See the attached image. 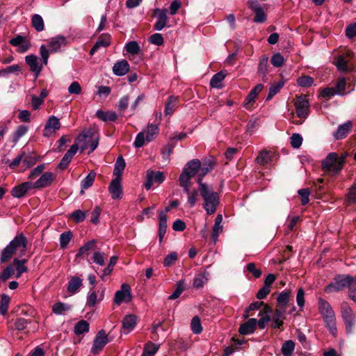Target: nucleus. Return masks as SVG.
<instances>
[{
  "instance_id": "nucleus-1",
  "label": "nucleus",
  "mask_w": 356,
  "mask_h": 356,
  "mask_svg": "<svg viewBox=\"0 0 356 356\" xmlns=\"http://www.w3.org/2000/svg\"><path fill=\"white\" fill-rule=\"evenodd\" d=\"M199 193L203 199L202 207L207 214L212 215L216 213L220 204V194L214 191L213 186L206 183L197 181Z\"/></svg>"
},
{
  "instance_id": "nucleus-63",
  "label": "nucleus",
  "mask_w": 356,
  "mask_h": 356,
  "mask_svg": "<svg viewBox=\"0 0 356 356\" xmlns=\"http://www.w3.org/2000/svg\"><path fill=\"white\" fill-rule=\"evenodd\" d=\"M193 177L186 170H182L180 176H179V185L185 186V185H191V179Z\"/></svg>"
},
{
  "instance_id": "nucleus-15",
  "label": "nucleus",
  "mask_w": 356,
  "mask_h": 356,
  "mask_svg": "<svg viewBox=\"0 0 356 356\" xmlns=\"http://www.w3.org/2000/svg\"><path fill=\"white\" fill-rule=\"evenodd\" d=\"M55 178L56 175L54 173L44 172L34 184H32V186L34 188H46L51 185Z\"/></svg>"
},
{
  "instance_id": "nucleus-37",
  "label": "nucleus",
  "mask_w": 356,
  "mask_h": 356,
  "mask_svg": "<svg viewBox=\"0 0 356 356\" xmlns=\"http://www.w3.org/2000/svg\"><path fill=\"white\" fill-rule=\"evenodd\" d=\"M159 126L156 124H148L146 132V140L150 142L153 140L159 133Z\"/></svg>"
},
{
  "instance_id": "nucleus-38",
  "label": "nucleus",
  "mask_w": 356,
  "mask_h": 356,
  "mask_svg": "<svg viewBox=\"0 0 356 356\" xmlns=\"http://www.w3.org/2000/svg\"><path fill=\"white\" fill-rule=\"evenodd\" d=\"M225 74H224L222 71L215 74L210 80V86L212 88H221V83L225 78Z\"/></svg>"
},
{
  "instance_id": "nucleus-34",
  "label": "nucleus",
  "mask_w": 356,
  "mask_h": 356,
  "mask_svg": "<svg viewBox=\"0 0 356 356\" xmlns=\"http://www.w3.org/2000/svg\"><path fill=\"white\" fill-rule=\"evenodd\" d=\"M96 177V172L94 171H90L88 175L81 181V193H84V190L88 189L90 186H92L95 178Z\"/></svg>"
},
{
  "instance_id": "nucleus-56",
  "label": "nucleus",
  "mask_w": 356,
  "mask_h": 356,
  "mask_svg": "<svg viewBox=\"0 0 356 356\" xmlns=\"http://www.w3.org/2000/svg\"><path fill=\"white\" fill-rule=\"evenodd\" d=\"M297 83L300 87L308 88L313 84L314 79L309 76H302L297 79Z\"/></svg>"
},
{
  "instance_id": "nucleus-35",
  "label": "nucleus",
  "mask_w": 356,
  "mask_h": 356,
  "mask_svg": "<svg viewBox=\"0 0 356 356\" xmlns=\"http://www.w3.org/2000/svg\"><path fill=\"white\" fill-rule=\"evenodd\" d=\"M159 344L154 343L151 341L147 342L144 346L142 356H154L159 350Z\"/></svg>"
},
{
  "instance_id": "nucleus-47",
  "label": "nucleus",
  "mask_w": 356,
  "mask_h": 356,
  "mask_svg": "<svg viewBox=\"0 0 356 356\" xmlns=\"http://www.w3.org/2000/svg\"><path fill=\"white\" fill-rule=\"evenodd\" d=\"M21 67L19 65H13L0 70V76H7L10 74L21 72Z\"/></svg>"
},
{
  "instance_id": "nucleus-54",
  "label": "nucleus",
  "mask_w": 356,
  "mask_h": 356,
  "mask_svg": "<svg viewBox=\"0 0 356 356\" xmlns=\"http://www.w3.org/2000/svg\"><path fill=\"white\" fill-rule=\"evenodd\" d=\"M28 131V127L26 125H19L17 127L13 134V142L17 143L21 137H22Z\"/></svg>"
},
{
  "instance_id": "nucleus-30",
  "label": "nucleus",
  "mask_w": 356,
  "mask_h": 356,
  "mask_svg": "<svg viewBox=\"0 0 356 356\" xmlns=\"http://www.w3.org/2000/svg\"><path fill=\"white\" fill-rule=\"evenodd\" d=\"M96 116L104 122H115L118 120V115L114 111H104L98 110Z\"/></svg>"
},
{
  "instance_id": "nucleus-57",
  "label": "nucleus",
  "mask_w": 356,
  "mask_h": 356,
  "mask_svg": "<svg viewBox=\"0 0 356 356\" xmlns=\"http://www.w3.org/2000/svg\"><path fill=\"white\" fill-rule=\"evenodd\" d=\"M346 80L345 78L342 77L339 79V81L336 83L335 86V91L337 95H343L344 90L346 89Z\"/></svg>"
},
{
  "instance_id": "nucleus-7",
  "label": "nucleus",
  "mask_w": 356,
  "mask_h": 356,
  "mask_svg": "<svg viewBox=\"0 0 356 356\" xmlns=\"http://www.w3.org/2000/svg\"><path fill=\"white\" fill-rule=\"evenodd\" d=\"M108 342L106 332L104 330H101L97 332L94 339L90 350L91 353L94 355L98 354Z\"/></svg>"
},
{
  "instance_id": "nucleus-42",
  "label": "nucleus",
  "mask_w": 356,
  "mask_h": 356,
  "mask_svg": "<svg viewBox=\"0 0 356 356\" xmlns=\"http://www.w3.org/2000/svg\"><path fill=\"white\" fill-rule=\"evenodd\" d=\"M295 349V343L292 340L286 341L282 346L281 353L284 356H291Z\"/></svg>"
},
{
  "instance_id": "nucleus-40",
  "label": "nucleus",
  "mask_w": 356,
  "mask_h": 356,
  "mask_svg": "<svg viewBox=\"0 0 356 356\" xmlns=\"http://www.w3.org/2000/svg\"><path fill=\"white\" fill-rule=\"evenodd\" d=\"M96 245L95 240H91L86 243L83 246H81L78 253L76 254V257H79L88 254L89 250L93 249Z\"/></svg>"
},
{
  "instance_id": "nucleus-19",
  "label": "nucleus",
  "mask_w": 356,
  "mask_h": 356,
  "mask_svg": "<svg viewBox=\"0 0 356 356\" xmlns=\"http://www.w3.org/2000/svg\"><path fill=\"white\" fill-rule=\"evenodd\" d=\"M353 123L351 121H347L346 122L340 124L338 127L337 130L333 133V136L336 140H341L347 136L350 133Z\"/></svg>"
},
{
  "instance_id": "nucleus-33",
  "label": "nucleus",
  "mask_w": 356,
  "mask_h": 356,
  "mask_svg": "<svg viewBox=\"0 0 356 356\" xmlns=\"http://www.w3.org/2000/svg\"><path fill=\"white\" fill-rule=\"evenodd\" d=\"M89 323L86 320H81L78 321L74 327V332L76 335H81L87 333L89 331Z\"/></svg>"
},
{
  "instance_id": "nucleus-32",
  "label": "nucleus",
  "mask_w": 356,
  "mask_h": 356,
  "mask_svg": "<svg viewBox=\"0 0 356 356\" xmlns=\"http://www.w3.org/2000/svg\"><path fill=\"white\" fill-rule=\"evenodd\" d=\"M215 162L211 160L205 161L202 165H200V168L199 169V177L197 181L199 180L202 181L203 177L213 168Z\"/></svg>"
},
{
  "instance_id": "nucleus-13",
  "label": "nucleus",
  "mask_w": 356,
  "mask_h": 356,
  "mask_svg": "<svg viewBox=\"0 0 356 356\" xmlns=\"http://www.w3.org/2000/svg\"><path fill=\"white\" fill-rule=\"evenodd\" d=\"M10 44L13 47H17V51L19 53L26 52L31 47L30 42L21 35H17L16 37L12 38L9 41Z\"/></svg>"
},
{
  "instance_id": "nucleus-41",
  "label": "nucleus",
  "mask_w": 356,
  "mask_h": 356,
  "mask_svg": "<svg viewBox=\"0 0 356 356\" xmlns=\"http://www.w3.org/2000/svg\"><path fill=\"white\" fill-rule=\"evenodd\" d=\"M31 24L33 27L38 32H40L44 29V24L42 17L38 15L35 14L31 17Z\"/></svg>"
},
{
  "instance_id": "nucleus-61",
  "label": "nucleus",
  "mask_w": 356,
  "mask_h": 356,
  "mask_svg": "<svg viewBox=\"0 0 356 356\" xmlns=\"http://www.w3.org/2000/svg\"><path fill=\"white\" fill-rule=\"evenodd\" d=\"M184 280H180L177 283V287L175 291L168 298L170 300H175L180 296V295L184 290Z\"/></svg>"
},
{
  "instance_id": "nucleus-14",
  "label": "nucleus",
  "mask_w": 356,
  "mask_h": 356,
  "mask_svg": "<svg viewBox=\"0 0 356 356\" xmlns=\"http://www.w3.org/2000/svg\"><path fill=\"white\" fill-rule=\"evenodd\" d=\"M170 211V207H166L164 211H161L159 213V230L158 235L159 238V243H161L163 238L166 233L167 229V215L166 213Z\"/></svg>"
},
{
  "instance_id": "nucleus-4",
  "label": "nucleus",
  "mask_w": 356,
  "mask_h": 356,
  "mask_svg": "<svg viewBox=\"0 0 356 356\" xmlns=\"http://www.w3.org/2000/svg\"><path fill=\"white\" fill-rule=\"evenodd\" d=\"M353 277V276L350 275H337L334 278V281L325 287V292L332 293L343 290L347 288Z\"/></svg>"
},
{
  "instance_id": "nucleus-58",
  "label": "nucleus",
  "mask_w": 356,
  "mask_h": 356,
  "mask_svg": "<svg viewBox=\"0 0 356 356\" xmlns=\"http://www.w3.org/2000/svg\"><path fill=\"white\" fill-rule=\"evenodd\" d=\"M178 257L177 253L176 252H172L169 254H168L163 260V266L165 267H170L172 266L175 262L177 261Z\"/></svg>"
},
{
  "instance_id": "nucleus-51",
  "label": "nucleus",
  "mask_w": 356,
  "mask_h": 356,
  "mask_svg": "<svg viewBox=\"0 0 356 356\" xmlns=\"http://www.w3.org/2000/svg\"><path fill=\"white\" fill-rule=\"evenodd\" d=\"M10 302V298L6 294L3 293L1 296L0 301V314L5 315L8 312V305Z\"/></svg>"
},
{
  "instance_id": "nucleus-5",
  "label": "nucleus",
  "mask_w": 356,
  "mask_h": 356,
  "mask_svg": "<svg viewBox=\"0 0 356 356\" xmlns=\"http://www.w3.org/2000/svg\"><path fill=\"white\" fill-rule=\"evenodd\" d=\"M339 163L338 154L336 152L329 153L325 159L321 162V167L324 172L331 175H338L341 170H336Z\"/></svg>"
},
{
  "instance_id": "nucleus-27",
  "label": "nucleus",
  "mask_w": 356,
  "mask_h": 356,
  "mask_svg": "<svg viewBox=\"0 0 356 356\" xmlns=\"http://www.w3.org/2000/svg\"><path fill=\"white\" fill-rule=\"evenodd\" d=\"M66 38L63 35L53 38L49 42V47L52 52L57 51L62 45H65Z\"/></svg>"
},
{
  "instance_id": "nucleus-48",
  "label": "nucleus",
  "mask_w": 356,
  "mask_h": 356,
  "mask_svg": "<svg viewBox=\"0 0 356 356\" xmlns=\"http://www.w3.org/2000/svg\"><path fill=\"white\" fill-rule=\"evenodd\" d=\"M191 328L192 332L195 334H200L202 332L201 321L197 316H195L192 318Z\"/></svg>"
},
{
  "instance_id": "nucleus-43",
  "label": "nucleus",
  "mask_w": 356,
  "mask_h": 356,
  "mask_svg": "<svg viewBox=\"0 0 356 356\" xmlns=\"http://www.w3.org/2000/svg\"><path fill=\"white\" fill-rule=\"evenodd\" d=\"M268 58L266 56H262L259 60L258 74L259 76H261L263 79L266 76L268 73Z\"/></svg>"
},
{
  "instance_id": "nucleus-24",
  "label": "nucleus",
  "mask_w": 356,
  "mask_h": 356,
  "mask_svg": "<svg viewBox=\"0 0 356 356\" xmlns=\"http://www.w3.org/2000/svg\"><path fill=\"white\" fill-rule=\"evenodd\" d=\"M110 44L111 36L109 35H102L90 49V54L93 55L99 48L106 47L109 46Z\"/></svg>"
},
{
  "instance_id": "nucleus-31",
  "label": "nucleus",
  "mask_w": 356,
  "mask_h": 356,
  "mask_svg": "<svg viewBox=\"0 0 356 356\" xmlns=\"http://www.w3.org/2000/svg\"><path fill=\"white\" fill-rule=\"evenodd\" d=\"M272 161V153L267 150H262L255 159L257 163L261 165H265L270 163Z\"/></svg>"
},
{
  "instance_id": "nucleus-23",
  "label": "nucleus",
  "mask_w": 356,
  "mask_h": 356,
  "mask_svg": "<svg viewBox=\"0 0 356 356\" xmlns=\"http://www.w3.org/2000/svg\"><path fill=\"white\" fill-rule=\"evenodd\" d=\"M137 323V316L134 314H129L124 316L122 321V329L124 333H129L133 330Z\"/></svg>"
},
{
  "instance_id": "nucleus-25",
  "label": "nucleus",
  "mask_w": 356,
  "mask_h": 356,
  "mask_svg": "<svg viewBox=\"0 0 356 356\" xmlns=\"http://www.w3.org/2000/svg\"><path fill=\"white\" fill-rule=\"evenodd\" d=\"M155 12H159L158 19L154 25V29L156 31H161L167 24L168 17L167 16V10H159L156 8Z\"/></svg>"
},
{
  "instance_id": "nucleus-21",
  "label": "nucleus",
  "mask_w": 356,
  "mask_h": 356,
  "mask_svg": "<svg viewBox=\"0 0 356 356\" xmlns=\"http://www.w3.org/2000/svg\"><path fill=\"white\" fill-rule=\"evenodd\" d=\"M257 320L254 318H250L247 322L240 325L238 332L243 335L252 334L254 332Z\"/></svg>"
},
{
  "instance_id": "nucleus-59",
  "label": "nucleus",
  "mask_w": 356,
  "mask_h": 356,
  "mask_svg": "<svg viewBox=\"0 0 356 356\" xmlns=\"http://www.w3.org/2000/svg\"><path fill=\"white\" fill-rule=\"evenodd\" d=\"M39 157L32 155V154H28L26 155L24 152V159L23 163L27 168H31L33 165L35 164V163L38 161Z\"/></svg>"
},
{
  "instance_id": "nucleus-16",
  "label": "nucleus",
  "mask_w": 356,
  "mask_h": 356,
  "mask_svg": "<svg viewBox=\"0 0 356 356\" xmlns=\"http://www.w3.org/2000/svg\"><path fill=\"white\" fill-rule=\"evenodd\" d=\"M25 61L30 67V70L35 74V78L37 79L39 76L42 66L39 63V58L38 56L31 54L25 57Z\"/></svg>"
},
{
  "instance_id": "nucleus-50",
  "label": "nucleus",
  "mask_w": 356,
  "mask_h": 356,
  "mask_svg": "<svg viewBox=\"0 0 356 356\" xmlns=\"http://www.w3.org/2000/svg\"><path fill=\"white\" fill-rule=\"evenodd\" d=\"M72 238V234L70 231L65 232L60 236V246L61 248L65 249L67 248L70 241Z\"/></svg>"
},
{
  "instance_id": "nucleus-17",
  "label": "nucleus",
  "mask_w": 356,
  "mask_h": 356,
  "mask_svg": "<svg viewBox=\"0 0 356 356\" xmlns=\"http://www.w3.org/2000/svg\"><path fill=\"white\" fill-rule=\"evenodd\" d=\"M264 85L261 83L257 84L256 86H254L250 92L248 93V96L246 97L245 101L243 103V106L245 108H250L252 104L255 102V99L257 97V95L261 92V90L264 89Z\"/></svg>"
},
{
  "instance_id": "nucleus-45",
  "label": "nucleus",
  "mask_w": 356,
  "mask_h": 356,
  "mask_svg": "<svg viewBox=\"0 0 356 356\" xmlns=\"http://www.w3.org/2000/svg\"><path fill=\"white\" fill-rule=\"evenodd\" d=\"M26 259H15L13 260V264L15 266L16 270L17 271V277H19L23 273H25L28 270V268L25 266L26 263Z\"/></svg>"
},
{
  "instance_id": "nucleus-62",
  "label": "nucleus",
  "mask_w": 356,
  "mask_h": 356,
  "mask_svg": "<svg viewBox=\"0 0 356 356\" xmlns=\"http://www.w3.org/2000/svg\"><path fill=\"white\" fill-rule=\"evenodd\" d=\"M290 294L291 293L286 291L281 292L277 298L278 304L282 307L286 306L289 302Z\"/></svg>"
},
{
  "instance_id": "nucleus-12",
  "label": "nucleus",
  "mask_w": 356,
  "mask_h": 356,
  "mask_svg": "<svg viewBox=\"0 0 356 356\" xmlns=\"http://www.w3.org/2000/svg\"><path fill=\"white\" fill-rule=\"evenodd\" d=\"M60 128L59 119L54 115L49 118L43 130V136L49 137L51 134L56 133Z\"/></svg>"
},
{
  "instance_id": "nucleus-49",
  "label": "nucleus",
  "mask_w": 356,
  "mask_h": 356,
  "mask_svg": "<svg viewBox=\"0 0 356 356\" xmlns=\"http://www.w3.org/2000/svg\"><path fill=\"white\" fill-rule=\"evenodd\" d=\"M284 83L279 82L274 85H272L268 90V94L266 98V101L270 100L276 94H277L280 89L283 87Z\"/></svg>"
},
{
  "instance_id": "nucleus-36",
  "label": "nucleus",
  "mask_w": 356,
  "mask_h": 356,
  "mask_svg": "<svg viewBox=\"0 0 356 356\" xmlns=\"http://www.w3.org/2000/svg\"><path fill=\"white\" fill-rule=\"evenodd\" d=\"M81 285L82 280L81 278L76 276L72 277L68 283L67 291L70 293H75Z\"/></svg>"
},
{
  "instance_id": "nucleus-6",
  "label": "nucleus",
  "mask_w": 356,
  "mask_h": 356,
  "mask_svg": "<svg viewBox=\"0 0 356 356\" xmlns=\"http://www.w3.org/2000/svg\"><path fill=\"white\" fill-rule=\"evenodd\" d=\"M341 316L346 325V332L351 333L355 321L353 311L346 302L341 303Z\"/></svg>"
},
{
  "instance_id": "nucleus-20",
  "label": "nucleus",
  "mask_w": 356,
  "mask_h": 356,
  "mask_svg": "<svg viewBox=\"0 0 356 356\" xmlns=\"http://www.w3.org/2000/svg\"><path fill=\"white\" fill-rule=\"evenodd\" d=\"M31 188H33L32 183L30 181H26L15 186L12 189L11 194L15 197L20 198L23 197Z\"/></svg>"
},
{
  "instance_id": "nucleus-18",
  "label": "nucleus",
  "mask_w": 356,
  "mask_h": 356,
  "mask_svg": "<svg viewBox=\"0 0 356 356\" xmlns=\"http://www.w3.org/2000/svg\"><path fill=\"white\" fill-rule=\"evenodd\" d=\"M109 192L113 199H120L122 196V187L121 185L120 177H115L112 180L108 188Z\"/></svg>"
},
{
  "instance_id": "nucleus-26",
  "label": "nucleus",
  "mask_w": 356,
  "mask_h": 356,
  "mask_svg": "<svg viewBox=\"0 0 356 356\" xmlns=\"http://www.w3.org/2000/svg\"><path fill=\"white\" fill-rule=\"evenodd\" d=\"M284 314L285 309L284 308L275 309L272 318L273 327L280 328L284 324L283 320L285 318Z\"/></svg>"
},
{
  "instance_id": "nucleus-64",
  "label": "nucleus",
  "mask_w": 356,
  "mask_h": 356,
  "mask_svg": "<svg viewBox=\"0 0 356 356\" xmlns=\"http://www.w3.org/2000/svg\"><path fill=\"white\" fill-rule=\"evenodd\" d=\"M14 274V268L12 265L8 266L6 268L3 269L2 273L0 275V279L5 282L8 279H9Z\"/></svg>"
},
{
  "instance_id": "nucleus-8",
  "label": "nucleus",
  "mask_w": 356,
  "mask_h": 356,
  "mask_svg": "<svg viewBox=\"0 0 356 356\" xmlns=\"http://www.w3.org/2000/svg\"><path fill=\"white\" fill-rule=\"evenodd\" d=\"M132 299L131 288L125 283L121 285L120 290H118L115 293L114 302L116 305H120L123 302H129Z\"/></svg>"
},
{
  "instance_id": "nucleus-29",
  "label": "nucleus",
  "mask_w": 356,
  "mask_h": 356,
  "mask_svg": "<svg viewBox=\"0 0 356 356\" xmlns=\"http://www.w3.org/2000/svg\"><path fill=\"white\" fill-rule=\"evenodd\" d=\"M200 168V161L199 159H193L188 161L184 166L183 170H186L191 176H195L197 173L199 174V169Z\"/></svg>"
},
{
  "instance_id": "nucleus-10",
  "label": "nucleus",
  "mask_w": 356,
  "mask_h": 356,
  "mask_svg": "<svg viewBox=\"0 0 356 356\" xmlns=\"http://www.w3.org/2000/svg\"><path fill=\"white\" fill-rule=\"evenodd\" d=\"M164 180L165 175L163 172L148 170L147 171L146 181L144 184V186L147 190H149L154 182L161 184Z\"/></svg>"
},
{
  "instance_id": "nucleus-3",
  "label": "nucleus",
  "mask_w": 356,
  "mask_h": 356,
  "mask_svg": "<svg viewBox=\"0 0 356 356\" xmlns=\"http://www.w3.org/2000/svg\"><path fill=\"white\" fill-rule=\"evenodd\" d=\"M318 309L320 314L322 315L326 327L329 329L330 333L336 337L337 334V329L336 326V318L333 309H332L330 303L322 299H318Z\"/></svg>"
},
{
  "instance_id": "nucleus-28",
  "label": "nucleus",
  "mask_w": 356,
  "mask_h": 356,
  "mask_svg": "<svg viewBox=\"0 0 356 356\" xmlns=\"http://www.w3.org/2000/svg\"><path fill=\"white\" fill-rule=\"evenodd\" d=\"M200 168V161L199 159H193L188 161L184 166L183 170H186L191 176H195L197 173L199 174V169Z\"/></svg>"
},
{
  "instance_id": "nucleus-39",
  "label": "nucleus",
  "mask_w": 356,
  "mask_h": 356,
  "mask_svg": "<svg viewBox=\"0 0 356 356\" xmlns=\"http://www.w3.org/2000/svg\"><path fill=\"white\" fill-rule=\"evenodd\" d=\"M125 168V161L122 155L119 156L117 158V160L115 163L113 175L116 176V177H120L122 172L124 171Z\"/></svg>"
},
{
  "instance_id": "nucleus-60",
  "label": "nucleus",
  "mask_w": 356,
  "mask_h": 356,
  "mask_svg": "<svg viewBox=\"0 0 356 356\" xmlns=\"http://www.w3.org/2000/svg\"><path fill=\"white\" fill-rule=\"evenodd\" d=\"M335 65L339 72H345L348 71L347 61L344 59L343 56L337 57Z\"/></svg>"
},
{
  "instance_id": "nucleus-9",
  "label": "nucleus",
  "mask_w": 356,
  "mask_h": 356,
  "mask_svg": "<svg viewBox=\"0 0 356 356\" xmlns=\"http://www.w3.org/2000/svg\"><path fill=\"white\" fill-rule=\"evenodd\" d=\"M296 113L300 118H307L309 115V104L306 96H300L295 103Z\"/></svg>"
},
{
  "instance_id": "nucleus-44",
  "label": "nucleus",
  "mask_w": 356,
  "mask_h": 356,
  "mask_svg": "<svg viewBox=\"0 0 356 356\" xmlns=\"http://www.w3.org/2000/svg\"><path fill=\"white\" fill-rule=\"evenodd\" d=\"M70 309V305L61 302L55 303L52 307V311L56 315H62Z\"/></svg>"
},
{
  "instance_id": "nucleus-53",
  "label": "nucleus",
  "mask_w": 356,
  "mask_h": 356,
  "mask_svg": "<svg viewBox=\"0 0 356 356\" xmlns=\"http://www.w3.org/2000/svg\"><path fill=\"white\" fill-rule=\"evenodd\" d=\"M207 277L205 275V273H200L195 276L193 280V286L199 289L204 286L207 282Z\"/></svg>"
},
{
  "instance_id": "nucleus-46",
  "label": "nucleus",
  "mask_w": 356,
  "mask_h": 356,
  "mask_svg": "<svg viewBox=\"0 0 356 356\" xmlns=\"http://www.w3.org/2000/svg\"><path fill=\"white\" fill-rule=\"evenodd\" d=\"M177 102V98L174 96H170L168 98V101L165 104V114L166 115H172L177 106L176 103Z\"/></svg>"
},
{
  "instance_id": "nucleus-55",
  "label": "nucleus",
  "mask_w": 356,
  "mask_h": 356,
  "mask_svg": "<svg viewBox=\"0 0 356 356\" xmlns=\"http://www.w3.org/2000/svg\"><path fill=\"white\" fill-rule=\"evenodd\" d=\"M348 296L356 303V277H353L348 286Z\"/></svg>"
},
{
  "instance_id": "nucleus-11",
  "label": "nucleus",
  "mask_w": 356,
  "mask_h": 356,
  "mask_svg": "<svg viewBox=\"0 0 356 356\" xmlns=\"http://www.w3.org/2000/svg\"><path fill=\"white\" fill-rule=\"evenodd\" d=\"M82 136L85 139V144L81 147V151L87 149L88 147H90L89 154L92 152L98 146V136H95V134L92 131H88L87 133L83 134Z\"/></svg>"
},
{
  "instance_id": "nucleus-2",
  "label": "nucleus",
  "mask_w": 356,
  "mask_h": 356,
  "mask_svg": "<svg viewBox=\"0 0 356 356\" xmlns=\"http://www.w3.org/2000/svg\"><path fill=\"white\" fill-rule=\"evenodd\" d=\"M28 247V240L23 233L17 234L14 238L1 250L0 263L9 261L12 257L19 251L21 255L24 254Z\"/></svg>"
},
{
  "instance_id": "nucleus-22",
  "label": "nucleus",
  "mask_w": 356,
  "mask_h": 356,
  "mask_svg": "<svg viewBox=\"0 0 356 356\" xmlns=\"http://www.w3.org/2000/svg\"><path fill=\"white\" fill-rule=\"evenodd\" d=\"M129 71V64L126 60H122L114 64L113 72L115 75L122 76Z\"/></svg>"
},
{
  "instance_id": "nucleus-52",
  "label": "nucleus",
  "mask_w": 356,
  "mask_h": 356,
  "mask_svg": "<svg viewBox=\"0 0 356 356\" xmlns=\"http://www.w3.org/2000/svg\"><path fill=\"white\" fill-rule=\"evenodd\" d=\"M125 50L133 55L138 54L140 51V46L136 41H130L126 44Z\"/></svg>"
}]
</instances>
